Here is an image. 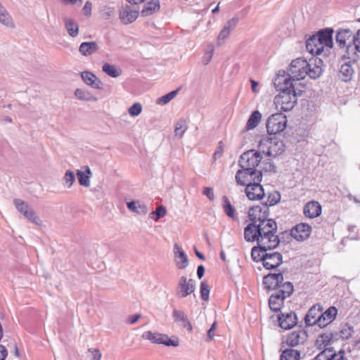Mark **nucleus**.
Instances as JSON below:
<instances>
[{
	"label": "nucleus",
	"mask_w": 360,
	"mask_h": 360,
	"mask_svg": "<svg viewBox=\"0 0 360 360\" xmlns=\"http://www.w3.org/2000/svg\"><path fill=\"white\" fill-rule=\"evenodd\" d=\"M277 224L273 219L265 220L262 224H249L244 229V238L247 242H257L258 245L267 247L271 250L278 247L280 243L276 234Z\"/></svg>",
	"instance_id": "obj_1"
},
{
	"label": "nucleus",
	"mask_w": 360,
	"mask_h": 360,
	"mask_svg": "<svg viewBox=\"0 0 360 360\" xmlns=\"http://www.w3.org/2000/svg\"><path fill=\"white\" fill-rule=\"evenodd\" d=\"M274 84L280 94L276 97V103L281 105V109L288 112L291 110L297 102V97L304 91V86L301 82L298 86L285 76L278 75L275 79Z\"/></svg>",
	"instance_id": "obj_2"
},
{
	"label": "nucleus",
	"mask_w": 360,
	"mask_h": 360,
	"mask_svg": "<svg viewBox=\"0 0 360 360\" xmlns=\"http://www.w3.org/2000/svg\"><path fill=\"white\" fill-rule=\"evenodd\" d=\"M259 150L269 157L275 158L284 152L285 145L276 136L264 137L258 145Z\"/></svg>",
	"instance_id": "obj_3"
},
{
	"label": "nucleus",
	"mask_w": 360,
	"mask_h": 360,
	"mask_svg": "<svg viewBox=\"0 0 360 360\" xmlns=\"http://www.w3.org/2000/svg\"><path fill=\"white\" fill-rule=\"evenodd\" d=\"M308 61L302 58H297L292 60L290 65L288 77L285 78L290 79L293 83L298 86L299 82L305 78L307 75Z\"/></svg>",
	"instance_id": "obj_4"
},
{
	"label": "nucleus",
	"mask_w": 360,
	"mask_h": 360,
	"mask_svg": "<svg viewBox=\"0 0 360 360\" xmlns=\"http://www.w3.org/2000/svg\"><path fill=\"white\" fill-rule=\"evenodd\" d=\"M235 179L238 185L247 186L255 181H262V172L259 169L241 168L237 171Z\"/></svg>",
	"instance_id": "obj_5"
},
{
	"label": "nucleus",
	"mask_w": 360,
	"mask_h": 360,
	"mask_svg": "<svg viewBox=\"0 0 360 360\" xmlns=\"http://www.w3.org/2000/svg\"><path fill=\"white\" fill-rule=\"evenodd\" d=\"M287 125L286 116L282 112L271 115L266 121V130L269 134L283 131Z\"/></svg>",
	"instance_id": "obj_6"
},
{
	"label": "nucleus",
	"mask_w": 360,
	"mask_h": 360,
	"mask_svg": "<svg viewBox=\"0 0 360 360\" xmlns=\"http://www.w3.org/2000/svg\"><path fill=\"white\" fill-rule=\"evenodd\" d=\"M261 153H262L259 150H250L243 153L240 155L238 162L240 167L249 169H256L255 167L259 165L262 159Z\"/></svg>",
	"instance_id": "obj_7"
},
{
	"label": "nucleus",
	"mask_w": 360,
	"mask_h": 360,
	"mask_svg": "<svg viewBox=\"0 0 360 360\" xmlns=\"http://www.w3.org/2000/svg\"><path fill=\"white\" fill-rule=\"evenodd\" d=\"M142 338L150 340L152 343L162 344L166 346L177 347L179 345V339L176 337L169 338L167 335L151 331L144 332L142 334Z\"/></svg>",
	"instance_id": "obj_8"
},
{
	"label": "nucleus",
	"mask_w": 360,
	"mask_h": 360,
	"mask_svg": "<svg viewBox=\"0 0 360 360\" xmlns=\"http://www.w3.org/2000/svg\"><path fill=\"white\" fill-rule=\"evenodd\" d=\"M269 215V210L266 205L252 206L249 209L248 217L250 220V224H253L257 226V224H262L265 220H269L268 218Z\"/></svg>",
	"instance_id": "obj_9"
},
{
	"label": "nucleus",
	"mask_w": 360,
	"mask_h": 360,
	"mask_svg": "<svg viewBox=\"0 0 360 360\" xmlns=\"http://www.w3.org/2000/svg\"><path fill=\"white\" fill-rule=\"evenodd\" d=\"M354 35V31L349 28L340 29L336 34V43L340 48H346L348 52L353 48Z\"/></svg>",
	"instance_id": "obj_10"
},
{
	"label": "nucleus",
	"mask_w": 360,
	"mask_h": 360,
	"mask_svg": "<svg viewBox=\"0 0 360 360\" xmlns=\"http://www.w3.org/2000/svg\"><path fill=\"white\" fill-rule=\"evenodd\" d=\"M13 202L17 210L22 213L24 217L37 225H41V220L37 216L36 213L30 206L21 199H15Z\"/></svg>",
	"instance_id": "obj_11"
},
{
	"label": "nucleus",
	"mask_w": 360,
	"mask_h": 360,
	"mask_svg": "<svg viewBox=\"0 0 360 360\" xmlns=\"http://www.w3.org/2000/svg\"><path fill=\"white\" fill-rule=\"evenodd\" d=\"M195 289V282L193 279H188L186 276L180 277L176 287V296L182 299L191 295Z\"/></svg>",
	"instance_id": "obj_12"
},
{
	"label": "nucleus",
	"mask_w": 360,
	"mask_h": 360,
	"mask_svg": "<svg viewBox=\"0 0 360 360\" xmlns=\"http://www.w3.org/2000/svg\"><path fill=\"white\" fill-rule=\"evenodd\" d=\"M283 262V256L280 252L266 251L263 256L262 264L266 269H274L279 266Z\"/></svg>",
	"instance_id": "obj_13"
},
{
	"label": "nucleus",
	"mask_w": 360,
	"mask_h": 360,
	"mask_svg": "<svg viewBox=\"0 0 360 360\" xmlns=\"http://www.w3.org/2000/svg\"><path fill=\"white\" fill-rule=\"evenodd\" d=\"M260 183L261 181H255V183L250 184V185H247L245 192L249 200H259L264 198L265 193Z\"/></svg>",
	"instance_id": "obj_14"
},
{
	"label": "nucleus",
	"mask_w": 360,
	"mask_h": 360,
	"mask_svg": "<svg viewBox=\"0 0 360 360\" xmlns=\"http://www.w3.org/2000/svg\"><path fill=\"white\" fill-rule=\"evenodd\" d=\"M311 231V227L308 224L300 223L291 229L290 235L295 240L302 241L309 237Z\"/></svg>",
	"instance_id": "obj_15"
},
{
	"label": "nucleus",
	"mask_w": 360,
	"mask_h": 360,
	"mask_svg": "<svg viewBox=\"0 0 360 360\" xmlns=\"http://www.w3.org/2000/svg\"><path fill=\"white\" fill-rule=\"evenodd\" d=\"M172 318L179 326L186 329L188 332L193 331V326L186 313L181 309H174L172 311Z\"/></svg>",
	"instance_id": "obj_16"
},
{
	"label": "nucleus",
	"mask_w": 360,
	"mask_h": 360,
	"mask_svg": "<svg viewBox=\"0 0 360 360\" xmlns=\"http://www.w3.org/2000/svg\"><path fill=\"white\" fill-rule=\"evenodd\" d=\"M323 311V307L320 304L313 305L307 311L304 316V322L307 326H319V315Z\"/></svg>",
	"instance_id": "obj_17"
},
{
	"label": "nucleus",
	"mask_w": 360,
	"mask_h": 360,
	"mask_svg": "<svg viewBox=\"0 0 360 360\" xmlns=\"http://www.w3.org/2000/svg\"><path fill=\"white\" fill-rule=\"evenodd\" d=\"M344 354L345 352L342 350L336 352L333 347L326 348L313 360H347Z\"/></svg>",
	"instance_id": "obj_18"
},
{
	"label": "nucleus",
	"mask_w": 360,
	"mask_h": 360,
	"mask_svg": "<svg viewBox=\"0 0 360 360\" xmlns=\"http://www.w3.org/2000/svg\"><path fill=\"white\" fill-rule=\"evenodd\" d=\"M283 281V275L281 273L269 274L263 278V284L264 288L268 290H276V291Z\"/></svg>",
	"instance_id": "obj_19"
},
{
	"label": "nucleus",
	"mask_w": 360,
	"mask_h": 360,
	"mask_svg": "<svg viewBox=\"0 0 360 360\" xmlns=\"http://www.w3.org/2000/svg\"><path fill=\"white\" fill-rule=\"evenodd\" d=\"M308 335L305 330H298L290 333L287 338V345L290 347H297L304 344L307 340Z\"/></svg>",
	"instance_id": "obj_20"
},
{
	"label": "nucleus",
	"mask_w": 360,
	"mask_h": 360,
	"mask_svg": "<svg viewBox=\"0 0 360 360\" xmlns=\"http://www.w3.org/2000/svg\"><path fill=\"white\" fill-rule=\"evenodd\" d=\"M174 262L178 269H184L188 266V259L185 252L177 243L174 245Z\"/></svg>",
	"instance_id": "obj_21"
},
{
	"label": "nucleus",
	"mask_w": 360,
	"mask_h": 360,
	"mask_svg": "<svg viewBox=\"0 0 360 360\" xmlns=\"http://www.w3.org/2000/svg\"><path fill=\"white\" fill-rule=\"evenodd\" d=\"M278 323L281 328L289 330L293 328L297 323V319L295 312L282 313L278 316Z\"/></svg>",
	"instance_id": "obj_22"
},
{
	"label": "nucleus",
	"mask_w": 360,
	"mask_h": 360,
	"mask_svg": "<svg viewBox=\"0 0 360 360\" xmlns=\"http://www.w3.org/2000/svg\"><path fill=\"white\" fill-rule=\"evenodd\" d=\"M338 310L335 307H330L319 315V327L324 328L330 324L336 317Z\"/></svg>",
	"instance_id": "obj_23"
},
{
	"label": "nucleus",
	"mask_w": 360,
	"mask_h": 360,
	"mask_svg": "<svg viewBox=\"0 0 360 360\" xmlns=\"http://www.w3.org/2000/svg\"><path fill=\"white\" fill-rule=\"evenodd\" d=\"M321 63L322 60L318 58H311L308 61L307 72L311 79H315L320 77L322 73Z\"/></svg>",
	"instance_id": "obj_24"
},
{
	"label": "nucleus",
	"mask_w": 360,
	"mask_h": 360,
	"mask_svg": "<svg viewBox=\"0 0 360 360\" xmlns=\"http://www.w3.org/2000/svg\"><path fill=\"white\" fill-rule=\"evenodd\" d=\"M303 213L309 219L317 217L321 214V206L318 202L311 200L304 206Z\"/></svg>",
	"instance_id": "obj_25"
},
{
	"label": "nucleus",
	"mask_w": 360,
	"mask_h": 360,
	"mask_svg": "<svg viewBox=\"0 0 360 360\" xmlns=\"http://www.w3.org/2000/svg\"><path fill=\"white\" fill-rule=\"evenodd\" d=\"M83 82L88 86L96 89H102V82L92 72L84 71L80 73Z\"/></svg>",
	"instance_id": "obj_26"
},
{
	"label": "nucleus",
	"mask_w": 360,
	"mask_h": 360,
	"mask_svg": "<svg viewBox=\"0 0 360 360\" xmlns=\"http://www.w3.org/2000/svg\"><path fill=\"white\" fill-rule=\"evenodd\" d=\"M238 18H233L231 20H228L225 23V25H224L222 30H221V32H219V34L218 36V39H217L218 45L220 46L222 43L221 41H224L225 39H226L229 36L231 31L233 30L236 27V26L238 23Z\"/></svg>",
	"instance_id": "obj_27"
},
{
	"label": "nucleus",
	"mask_w": 360,
	"mask_h": 360,
	"mask_svg": "<svg viewBox=\"0 0 360 360\" xmlns=\"http://www.w3.org/2000/svg\"><path fill=\"white\" fill-rule=\"evenodd\" d=\"M306 49L312 55H319L323 51V45L316 35H312L307 40Z\"/></svg>",
	"instance_id": "obj_28"
},
{
	"label": "nucleus",
	"mask_w": 360,
	"mask_h": 360,
	"mask_svg": "<svg viewBox=\"0 0 360 360\" xmlns=\"http://www.w3.org/2000/svg\"><path fill=\"white\" fill-rule=\"evenodd\" d=\"M354 70L350 62L345 63L341 65L338 72L340 79L343 82L350 81L354 75Z\"/></svg>",
	"instance_id": "obj_29"
},
{
	"label": "nucleus",
	"mask_w": 360,
	"mask_h": 360,
	"mask_svg": "<svg viewBox=\"0 0 360 360\" xmlns=\"http://www.w3.org/2000/svg\"><path fill=\"white\" fill-rule=\"evenodd\" d=\"M316 35L323 49L325 46L329 48L333 46V30L331 29L321 30Z\"/></svg>",
	"instance_id": "obj_30"
},
{
	"label": "nucleus",
	"mask_w": 360,
	"mask_h": 360,
	"mask_svg": "<svg viewBox=\"0 0 360 360\" xmlns=\"http://www.w3.org/2000/svg\"><path fill=\"white\" fill-rule=\"evenodd\" d=\"M285 299L283 295H281L278 292L272 293L269 299L270 309L276 312L280 311L283 305Z\"/></svg>",
	"instance_id": "obj_31"
},
{
	"label": "nucleus",
	"mask_w": 360,
	"mask_h": 360,
	"mask_svg": "<svg viewBox=\"0 0 360 360\" xmlns=\"http://www.w3.org/2000/svg\"><path fill=\"white\" fill-rule=\"evenodd\" d=\"M139 12L131 10L129 7L124 8L120 12V18L124 24L131 23L138 18Z\"/></svg>",
	"instance_id": "obj_32"
},
{
	"label": "nucleus",
	"mask_w": 360,
	"mask_h": 360,
	"mask_svg": "<svg viewBox=\"0 0 360 360\" xmlns=\"http://www.w3.org/2000/svg\"><path fill=\"white\" fill-rule=\"evenodd\" d=\"M98 49V44L96 41L82 42L79 46V51L82 55L88 56L96 53Z\"/></svg>",
	"instance_id": "obj_33"
},
{
	"label": "nucleus",
	"mask_w": 360,
	"mask_h": 360,
	"mask_svg": "<svg viewBox=\"0 0 360 360\" xmlns=\"http://www.w3.org/2000/svg\"><path fill=\"white\" fill-rule=\"evenodd\" d=\"M160 8V5L159 0H150V1L145 4L144 8L141 11V15L143 16L150 15L153 13L158 11Z\"/></svg>",
	"instance_id": "obj_34"
},
{
	"label": "nucleus",
	"mask_w": 360,
	"mask_h": 360,
	"mask_svg": "<svg viewBox=\"0 0 360 360\" xmlns=\"http://www.w3.org/2000/svg\"><path fill=\"white\" fill-rule=\"evenodd\" d=\"M127 208L138 214L145 215L148 212V207L146 204L141 202L139 201H131L127 203Z\"/></svg>",
	"instance_id": "obj_35"
},
{
	"label": "nucleus",
	"mask_w": 360,
	"mask_h": 360,
	"mask_svg": "<svg viewBox=\"0 0 360 360\" xmlns=\"http://www.w3.org/2000/svg\"><path fill=\"white\" fill-rule=\"evenodd\" d=\"M75 96L76 98L84 101H94L96 102L98 98L94 96L89 91L84 89H77L75 91Z\"/></svg>",
	"instance_id": "obj_36"
},
{
	"label": "nucleus",
	"mask_w": 360,
	"mask_h": 360,
	"mask_svg": "<svg viewBox=\"0 0 360 360\" xmlns=\"http://www.w3.org/2000/svg\"><path fill=\"white\" fill-rule=\"evenodd\" d=\"M0 23L2 25L13 28L15 27L14 22L11 18V16L9 15V13L7 12L6 8L2 6V4L0 3Z\"/></svg>",
	"instance_id": "obj_37"
},
{
	"label": "nucleus",
	"mask_w": 360,
	"mask_h": 360,
	"mask_svg": "<svg viewBox=\"0 0 360 360\" xmlns=\"http://www.w3.org/2000/svg\"><path fill=\"white\" fill-rule=\"evenodd\" d=\"M271 249L267 248V247H263L262 245H257L252 248L251 257L255 262L262 261L263 262V256L266 251H270Z\"/></svg>",
	"instance_id": "obj_38"
},
{
	"label": "nucleus",
	"mask_w": 360,
	"mask_h": 360,
	"mask_svg": "<svg viewBox=\"0 0 360 360\" xmlns=\"http://www.w3.org/2000/svg\"><path fill=\"white\" fill-rule=\"evenodd\" d=\"M294 291V286L291 282H282L276 292H278L285 298L289 297Z\"/></svg>",
	"instance_id": "obj_39"
},
{
	"label": "nucleus",
	"mask_w": 360,
	"mask_h": 360,
	"mask_svg": "<svg viewBox=\"0 0 360 360\" xmlns=\"http://www.w3.org/2000/svg\"><path fill=\"white\" fill-rule=\"evenodd\" d=\"M300 359V352L294 349H285L280 356V360H299Z\"/></svg>",
	"instance_id": "obj_40"
},
{
	"label": "nucleus",
	"mask_w": 360,
	"mask_h": 360,
	"mask_svg": "<svg viewBox=\"0 0 360 360\" xmlns=\"http://www.w3.org/2000/svg\"><path fill=\"white\" fill-rule=\"evenodd\" d=\"M262 118V115L258 110L254 111L250 116L247 124H246V129L251 130L255 129L258 124L259 123Z\"/></svg>",
	"instance_id": "obj_41"
},
{
	"label": "nucleus",
	"mask_w": 360,
	"mask_h": 360,
	"mask_svg": "<svg viewBox=\"0 0 360 360\" xmlns=\"http://www.w3.org/2000/svg\"><path fill=\"white\" fill-rule=\"evenodd\" d=\"M65 26L70 36L75 37L78 35L79 25L74 20L65 18Z\"/></svg>",
	"instance_id": "obj_42"
},
{
	"label": "nucleus",
	"mask_w": 360,
	"mask_h": 360,
	"mask_svg": "<svg viewBox=\"0 0 360 360\" xmlns=\"http://www.w3.org/2000/svg\"><path fill=\"white\" fill-rule=\"evenodd\" d=\"M188 129V124L186 120L184 119H180L178 120L174 127V134L178 139H181Z\"/></svg>",
	"instance_id": "obj_43"
},
{
	"label": "nucleus",
	"mask_w": 360,
	"mask_h": 360,
	"mask_svg": "<svg viewBox=\"0 0 360 360\" xmlns=\"http://www.w3.org/2000/svg\"><path fill=\"white\" fill-rule=\"evenodd\" d=\"M102 70L108 75L114 78L118 77L122 74L120 68L109 63H105L102 67Z\"/></svg>",
	"instance_id": "obj_44"
},
{
	"label": "nucleus",
	"mask_w": 360,
	"mask_h": 360,
	"mask_svg": "<svg viewBox=\"0 0 360 360\" xmlns=\"http://www.w3.org/2000/svg\"><path fill=\"white\" fill-rule=\"evenodd\" d=\"M222 200H223V208H224V211L226 213V214L232 219L234 218L236 210H235V208L233 207V206H232V205L231 204V202H230L229 199L228 198V197L223 196Z\"/></svg>",
	"instance_id": "obj_45"
},
{
	"label": "nucleus",
	"mask_w": 360,
	"mask_h": 360,
	"mask_svg": "<svg viewBox=\"0 0 360 360\" xmlns=\"http://www.w3.org/2000/svg\"><path fill=\"white\" fill-rule=\"evenodd\" d=\"M281 200V195L278 191H274L268 193L267 200L263 202V205H266L269 208L270 206H273Z\"/></svg>",
	"instance_id": "obj_46"
},
{
	"label": "nucleus",
	"mask_w": 360,
	"mask_h": 360,
	"mask_svg": "<svg viewBox=\"0 0 360 360\" xmlns=\"http://www.w3.org/2000/svg\"><path fill=\"white\" fill-rule=\"evenodd\" d=\"M179 91V89H177L160 97L159 98H158L156 103L162 105H166L177 95Z\"/></svg>",
	"instance_id": "obj_47"
},
{
	"label": "nucleus",
	"mask_w": 360,
	"mask_h": 360,
	"mask_svg": "<svg viewBox=\"0 0 360 360\" xmlns=\"http://www.w3.org/2000/svg\"><path fill=\"white\" fill-rule=\"evenodd\" d=\"M167 213L166 208L163 205L158 206L155 211H153L150 214V217L152 219L157 221L161 217H163Z\"/></svg>",
	"instance_id": "obj_48"
},
{
	"label": "nucleus",
	"mask_w": 360,
	"mask_h": 360,
	"mask_svg": "<svg viewBox=\"0 0 360 360\" xmlns=\"http://www.w3.org/2000/svg\"><path fill=\"white\" fill-rule=\"evenodd\" d=\"M64 185L70 188L75 181V175L71 170H67L63 176Z\"/></svg>",
	"instance_id": "obj_49"
},
{
	"label": "nucleus",
	"mask_w": 360,
	"mask_h": 360,
	"mask_svg": "<svg viewBox=\"0 0 360 360\" xmlns=\"http://www.w3.org/2000/svg\"><path fill=\"white\" fill-rule=\"evenodd\" d=\"M77 175L78 178L79 184L81 186L89 187L90 186V178L89 175L85 174L84 172L81 170H77Z\"/></svg>",
	"instance_id": "obj_50"
},
{
	"label": "nucleus",
	"mask_w": 360,
	"mask_h": 360,
	"mask_svg": "<svg viewBox=\"0 0 360 360\" xmlns=\"http://www.w3.org/2000/svg\"><path fill=\"white\" fill-rule=\"evenodd\" d=\"M353 332V327L349 326V324H345L342 326L340 330L341 337L343 339H348L352 336Z\"/></svg>",
	"instance_id": "obj_51"
},
{
	"label": "nucleus",
	"mask_w": 360,
	"mask_h": 360,
	"mask_svg": "<svg viewBox=\"0 0 360 360\" xmlns=\"http://www.w3.org/2000/svg\"><path fill=\"white\" fill-rule=\"evenodd\" d=\"M210 288L207 284L205 281H202L200 283V296L201 298L207 301L209 299Z\"/></svg>",
	"instance_id": "obj_52"
},
{
	"label": "nucleus",
	"mask_w": 360,
	"mask_h": 360,
	"mask_svg": "<svg viewBox=\"0 0 360 360\" xmlns=\"http://www.w3.org/2000/svg\"><path fill=\"white\" fill-rule=\"evenodd\" d=\"M142 111V106L139 103H134L128 110L131 116L136 117L141 114Z\"/></svg>",
	"instance_id": "obj_53"
},
{
	"label": "nucleus",
	"mask_w": 360,
	"mask_h": 360,
	"mask_svg": "<svg viewBox=\"0 0 360 360\" xmlns=\"http://www.w3.org/2000/svg\"><path fill=\"white\" fill-rule=\"evenodd\" d=\"M223 152H224V144H223L222 141H220L218 143L217 150H215L214 153L213 154V158L214 160H217V159L220 158L223 155Z\"/></svg>",
	"instance_id": "obj_54"
},
{
	"label": "nucleus",
	"mask_w": 360,
	"mask_h": 360,
	"mask_svg": "<svg viewBox=\"0 0 360 360\" xmlns=\"http://www.w3.org/2000/svg\"><path fill=\"white\" fill-rule=\"evenodd\" d=\"M262 170L266 172H276V166L270 162H266L264 163V166L262 167Z\"/></svg>",
	"instance_id": "obj_55"
},
{
	"label": "nucleus",
	"mask_w": 360,
	"mask_h": 360,
	"mask_svg": "<svg viewBox=\"0 0 360 360\" xmlns=\"http://www.w3.org/2000/svg\"><path fill=\"white\" fill-rule=\"evenodd\" d=\"M213 53H214V49L213 48H211L210 50L209 51H207L202 58V63H204V65H207L212 58V56H213Z\"/></svg>",
	"instance_id": "obj_56"
},
{
	"label": "nucleus",
	"mask_w": 360,
	"mask_h": 360,
	"mask_svg": "<svg viewBox=\"0 0 360 360\" xmlns=\"http://www.w3.org/2000/svg\"><path fill=\"white\" fill-rule=\"evenodd\" d=\"M88 352L91 354V360H101L102 354L97 349H89Z\"/></svg>",
	"instance_id": "obj_57"
},
{
	"label": "nucleus",
	"mask_w": 360,
	"mask_h": 360,
	"mask_svg": "<svg viewBox=\"0 0 360 360\" xmlns=\"http://www.w3.org/2000/svg\"><path fill=\"white\" fill-rule=\"evenodd\" d=\"M217 323L214 322L211 326L210 328L207 331V338L206 341L209 342L213 339L214 337V330L216 329Z\"/></svg>",
	"instance_id": "obj_58"
},
{
	"label": "nucleus",
	"mask_w": 360,
	"mask_h": 360,
	"mask_svg": "<svg viewBox=\"0 0 360 360\" xmlns=\"http://www.w3.org/2000/svg\"><path fill=\"white\" fill-rule=\"evenodd\" d=\"M203 194L206 195L210 200H213L214 199V194L212 188L205 187L203 191Z\"/></svg>",
	"instance_id": "obj_59"
},
{
	"label": "nucleus",
	"mask_w": 360,
	"mask_h": 360,
	"mask_svg": "<svg viewBox=\"0 0 360 360\" xmlns=\"http://www.w3.org/2000/svg\"><path fill=\"white\" fill-rule=\"evenodd\" d=\"M355 49L360 52V29L356 32V34L354 35V43Z\"/></svg>",
	"instance_id": "obj_60"
},
{
	"label": "nucleus",
	"mask_w": 360,
	"mask_h": 360,
	"mask_svg": "<svg viewBox=\"0 0 360 360\" xmlns=\"http://www.w3.org/2000/svg\"><path fill=\"white\" fill-rule=\"evenodd\" d=\"M326 342H330V337L326 334L321 335L316 340V343L319 344V346H321V344H324Z\"/></svg>",
	"instance_id": "obj_61"
},
{
	"label": "nucleus",
	"mask_w": 360,
	"mask_h": 360,
	"mask_svg": "<svg viewBox=\"0 0 360 360\" xmlns=\"http://www.w3.org/2000/svg\"><path fill=\"white\" fill-rule=\"evenodd\" d=\"M8 355V351L6 347L0 345V360H5Z\"/></svg>",
	"instance_id": "obj_62"
},
{
	"label": "nucleus",
	"mask_w": 360,
	"mask_h": 360,
	"mask_svg": "<svg viewBox=\"0 0 360 360\" xmlns=\"http://www.w3.org/2000/svg\"><path fill=\"white\" fill-rule=\"evenodd\" d=\"M205 274V267L203 265H199L197 269V276L199 279L202 278Z\"/></svg>",
	"instance_id": "obj_63"
},
{
	"label": "nucleus",
	"mask_w": 360,
	"mask_h": 360,
	"mask_svg": "<svg viewBox=\"0 0 360 360\" xmlns=\"http://www.w3.org/2000/svg\"><path fill=\"white\" fill-rule=\"evenodd\" d=\"M141 318V314H135L134 316H131L128 319V322L130 323V324H134L136 323L138 320Z\"/></svg>",
	"instance_id": "obj_64"
}]
</instances>
